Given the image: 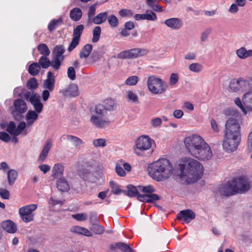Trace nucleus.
Wrapping results in <instances>:
<instances>
[{"label": "nucleus", "instance_id": "nucleus-1", "mask_svg": "<svg viewBox=\"0 0 252 252\" xmlns=\"http://www.w3.org/2000/svg\"><path fill=\"white\" fill-rule=\"evenodd\" d=\"M184 144L190 154L199 160H208L212 157L209 145L199 135H192L186 137Z\"/></svg>", "mask_w": 252, "mask_h": 252}, {"label": "nucleus", "instance_id": "nucleus-2", "mask_svg": "<svg viewBox=\"0 0 252 252\" xmlns=\"http://www.w3.org/2000/svg\"><path fill=\"white\" fill-rule=\"evenodd\" d=\"M179 176L188 184L196 182L201 178L204 168L198 161L190 158L183 159L178 165Z\"/></svg>", "mask_w": 252, "mask_h": 252}, {"label": "nucleus", "instance_id": "nucleus-3", "mask_svg": "<svg viewBox=\"0 0 252 252\" xmlns=\"http://www.w3.org/2000/svg\"><path fill=\"white\" fill-rule=\"evenodd\" d=\"M174 168L166 158H161L150 164L148 167L149 176L154 180L161 182L168 179L173 174Z\"/></svg>", "mask_w": 252, "mask_h": 252}, {"label": "nucleus", "instance_id": "nucleus-4", "mask_svg": "<svg viewBox=\"0 0 252 252\" xmlns=\"http://www.w3.org/2000/svg\"><path fill=\"white\" fill-rule=\"evenodd\" d=\"M147 84L149 91L154 94H164L167 90L166 83L154 75L148 77Z\"/></svg>", "mask_w": 252, "mask_h": 252}, {"label": "nucleus", "instance_id": "nucleus-5", "mask_svg": "<svg viewBox=\"0 0 252 252\" xmlns=\"http://www.w3.org/2000/svg\"><path fill=\"white\" fill-rule=\"evenodd\" d=\"M154 140L148 135H141L135 141L133 147L134 153L138 156H143L145 152L149 150Z\"/></svg>", "mask_w": 252, "mask_h": 252}, {"label": "nucleus", "instance_id": "nucleus-6", "mask_svg": "<svg viewBox=\"0 0 252 252\" xmlns=\"http://www.w3.org/2000/svg\"><path fill=\"white\" fill-rule=\"evenodd\" d=\"M230 90L233 92H239L252 89V78H242L232 79L229 85Z\"/></svg>", "mask_w": 252, "mask_h": 252}, {"label": "nucleus", "instance_id": "nucleus-7", "mask_svg": "<svg viewBox=\"0 0 252 252\" xmlns=\"http://www.w3.org/2000/svg\"><path fill=\"white\" fill-rule=\"evenodd\" d=\"M241 141V136L225 134L223 140V149L227 153H232L236 150Z\"/></svg>", "mask_w": 252, "mask_h": 252}, {"label": "nucleus", "instance_id": "nucleus-8", "mask_svg": "<svg viewBox=\"0 0 252 252\" xmlns=\"http://www.w3.org/2000/svg\"><path fill=\"white\" fill-rule=\"evenodd\" d=\"M64 52L65 48L63 45H57L54 47L52 53V65L54 70L58 71L60 69L64 59Z\"/></svg>", "mask_w": 252, "mask_h": 252}, {"label": "nucleus", "instance_id": "nucleus-9", "mask_svg": "<svg viewBox=\"0 0 252 252\" xmlns=\"http://www.w3.org/2000/svg\"><path fill=\"white\" fill-rule=\"evenodd\" d=\"M37 208V205L35 204H31L21 207L19 209V214L23 221L26 223L32 221L34 216L33 212Z\"/></svg>", "mask_w": 252, "mask_h": 252}, {"label": "nucleus", "instance_id": "nucleus-10", "mask_svg": "<svg viewBox=\"0 0 252 252\" xmlns=\"http://www.w3.org/2000/svg\"><path fill=\"white\" fill-rule=\"evenodd\" d=\"M148 51L145 49L133 48L122 51L117 55V57L122 59H135L147 54Z\"/></svg>", "mask_w": 252, "mask_h": 252}, {"label": "nucleus", "instance_id": "nucleus-11", "mask_svg": "<svg viewBox=\"0 0 252 252\" xmlns=\"http://www.w3.org/2000/svg\"><path fill=\"white\" fill-rule=\"evenodd\" d=\"M232 182L236 193H245L248 191L250 188L249 180L245 176L235 178L232 180Z\"/></svg>", "mask_w": 252, "mask_h": 252}, {"label": "nucleus", "instance_id": "nucleus-12", "mask_svg": "<svg viewBox=\"0 0 252 252\" xmlns=\"http://www.w3.org/2000/svg\"><path fill=\"white\" fill-rule=\"evenodd\" d=\"M225 134L241 136L240 126L236 119L229 118L225 123Z\"/></svg>", "mask_w": 252, "mask_h": 252}, {"label": "nucleus", "instance_id": "nucleus-13", "mask_svg": "<svg viewBox=\"0 0 252 252\" xmlns=\"http://www.w3.org/2000/svg\"><path fill=\"white\" fill-rule=\"evenodd\" d=\"M84 29V27L83 25H78L74 29L72 34L73 37L67 49L69 52L72 51L79 44Z\"/></svg>", "mask_w": 252, "mask_h": 252}, {"label": "nucleus", "instance_id": "nucleus-14", "mask_svg": "<svg viewBox=\"0 0 252 252\" xmlns=\"http://www.w3.org/2000/svg\"><path fill=\"white\" fill-rule=\"evenodd\" d=\"M91 122L98 128H103L108 126L110 121L106 116L93 115L90 120Z\"/></svg>", "mask_w": 252, "mask_h": 252}, {"label": "nucleus", "instance_id": "nucleus-15", "mask_svg": "<svg viewBox=\"0 0 252 252\" xmlns=\"http://www.w3.org/2000/svg\"><path fill=\"white\" fill-rule=\"evenodd\" d=\"M195 217V214L189 209L184 210L177 214V219L183 220L184 223H189Z\"/></svg>", "mask_w": 252, "mask_h": 252}, {"label": "nucleus", "instance_id": "nucleus-16", "mask_svg": "<svg viewBox=\"0 0 252 252\" xmlns=\"http://www.w3.org/2000/svg\"><path fill=\"white\" fill-rule=\"evenodd\" d=\"M163 23L169 28L173 30H178L183 26L181 19L178 18H170L165 20Z\"/></svg>", "mask_w": 252, "mask_h": 252}, {"label": "nucleus", "instance_id": "nucleus-17", "mask_svg": "<svg viewBox=\"0 0 252 252\" xmlns=\"http://www.w3.org/2000/svg\"><path fill=\"white\" fill-rule=\"evenodd\" d=\"M219 192L221 195L230 196L236 193L233 182H228L226 184L222 185L219 189Z\"/></svg>", "mask_w": 252, "mask_h": 252}, {"label": "nucleus", "instance_id": "nucleus-18", "mask_svg": "<svg viewBox=\"0 0 252 252\" xmlns=\"http://www.w3.org/2000/svg\"><path fill=\"white\" fill-rule=\"evenodd\" d=\"M61 92L65 96L76 97L79 94L78 87L74 84L69 85L66 88L63 90Z\"/></svg>", "mask_w": 252, "mask_h": 252}, {"label": "nucleus", "instance_id": "nucleus-19", "mask_svg": "<svg viewBox=\"0 0 252 252\" xmlns=\"http://www.w3.org/2000/svg\"><path fill=\"white\" fill-rule=\"evenodd\" d=\"M33 106L34 110L37 112H41L43 109V105L40 100V95L39 94H34L30 101Z\"/></svg>", "mask_w": 252, "mask_h": 252}, {"label": "nucleus", "instance_id": "nucleus-20", "mask_svg": "<svg viewBox=\"0 0 252 252\" xmlns=\"http://www.w3.org/2000/svg\"><path fill=\"white\" fill-rule=\"evenodd\" d=\"M13 105L15 110L19 113H24L28 109L27 104L25 101L21 99L14 100Z\"/></svg>", "mask_w": 252, "mask_h": 252}, {"label": "nucleus", "instance_id": "nucleus-21", "mask_svg": "<svg viewBox=\"0 0 252 252\" xmlns=\"http://www.w3.org/2000/svg\"><path fill=\"white\" fill-rule=\"evenodd\" d=\"M1 227L3 230L9 233H14L17 230V226L13 221L6 220L1 223Z\"/></svg>", "mask_w": 252, "mask_h": 252}, {"label": "nucleus", "instance_id": "nucleus-22", "mask_svg": "<svg viewBox=\"0 0 252 252\" xmlns=\"http://www.w3.org/2000/svg\"><path fill=\"white\" fill-rule=\"evenodd\" d=\"M41 112H37L35 110H29L26 115V120L28 126H32L38 119V115Z\"/></svg>", "mask_w": 252, "mask_h": 252}, {"label": "nucleus", "instance_id": "nucleus-23", "mask_svg": "<svg viewBox=\"0 0 252 252\" xmlns=\"http://www.w3.org/2000/svg\"><path fill=\"white\" fill-rule=\"evenodd\" d=\"M52 147V143L50 141H47L44 144L41 153L39 156L38 161L39 162H43L48 156L49 151Z\"/></svg>", "mask_w": 252, "mask_h": 252}, {"label": "nucleus", "instance_id": "nucleus-24", "mask_svg": "<svg viewBox=\"0 0 252 252\" xmlns=\"http://www.w3.org/2000/svg\"><path fill=\"white\" fill-rule=\"evenodd\" d=\"M236 54L242 60L251 58L252 57V49L247 50L245 47H241L236 50Z\"/></svg>", "mask_w": 252, "mask_h": 252}, {"label": "nucleus", "instance_id": "nucleus-25", "mask_svg": "<svg viewBox=\"0 0 252 252\" xmlns=\"http://www.w3.org/2000/svg\"><path fill=\"white\" fill-rule=\"evenodd\" d=\"M242 102L247 111H252V92L246 93L242 98Z\"/></svg>", "mask_w": 252, "mask_h": 252}, {"label": "nucleus", "instance_id": "nucleus-26", "mask_svg": "<svg viewBox=\"0 0 252 252\" xmlns=\"http://www.w3.org/2000/svg\"><path fill=\"white\" fill-rule=\"evenodd\" d=\"M64 167L60 163H56L52 169V175L54 178H58L63 175Z\"/></svg>", "mask_w": 252, "mask_h": 252}, {"label": "nucleus", "instance_id": "nucleus-27", "mask_svg": "<svg viewBox=\"0 0 252 252\" xmlns=\"http://www.w3.org/2000/svg\"><path fill=\"white\" fill-rule=\"evenodd\" d=\"M57 187L59 190L62 192L67 191L69 189V185L63 178H61L57 181Z\"/></svg>", "mask_w": 252, "mask_h": 252}, {"label": "nucleus", "instance_id": "nucleus-28", "mask_svg": "<svg viewBox=\"0 0 252 252\" xmlns=\"http://www.w3.org/2000/svg\"><path fill=\"white\" fill-rule=\"evenodd\" d=\"M82 16V10L77 7L71 9L69 14L70 18L74 21H79L81 18Z\"/></svg>", "mask_w": 252, "mask_h": 252}, {"label": "nucleus", "instance_id": "nucleus-29", "mask_svg": "<svg viewBox=\"0 0 252 252\" xmlns=\"http://www.w3.org/2000/svg\"><path fill=\"white\" fill-rule=\"evenodd\" d=\"M38 63L40 66V67L44 69H47L50 66L53 68L52 60L51 61L48 58V56H42L40 58Z\"/></svg>", "mask_w": 252, "mask_h": 252}, {"label": "nucleus", "instance_id": "nucleus-30", "mask_svg": "<svg viewBox=\"0 0 252 252\" xmlns=\"http://www.w3.org/2000/svg\"><path fill=\"white\" fill-rule=\"evenodd\" d=\"M126 98L128 102L135 104H139V98L137 94L132 91H128L126 92Z\"/></svg>", "mask_w": 252, "mask_h": 252}, {"label": "nucleus", "instance_id": "nucleus-31", "mask_svg": "<svg viewBox=\"0 0 252 252\" xmlns=\"http://www.w3.org/2000/svg\"><path fill=\"white\" fill-rule=\"evenodd\" d=\"M107 15V12L100 13L92 19V22L95 24H101L106 20Z\"/></svg>", "mask_w": 252, "mask_h": 252}, {"label": "nucleus", "instance_id": "nucleus-32", "mask_svg": "<svg viewBox=\"0 0 252 252\" xmlns=\"http://www.w3.org/2000/svg\"><path fill=\"white\" fill-rule=\"evenodd\" d=\"M93 49V46L91 44H87L85 45L81 49L79 56L80 58H87L89 57L91 52Z\"/></svg>", "mask_w": 252, "mask_h": 252}, {"label": "nucleus", "instance_id": "nucleus-33", "mask_svg": "<svg viewBox=\"0 0 252 252\" xmlns=\"http://www.w3.org/2000/svg\"><path fill=\"white\" fill-rule=\"evenodd\" d=\"M63 24V18L60 17L58 19H53L48 25V29L50 32L54 31L57 27Z\"/></svg>", "mask_w": 252, "mask_h": 252}, {"label": "nucleus", "instance_id": "nucleus-34", "mask_svg": "<svg viewBox=\"0 0 252 252\" xmlns=\"http://www.w3.org/2000/svg\"><path fill=\"white\" fill-rule=\"evenodd\" d=\"M40 69V66L37 63H33L30 65L28 71L31 75L35 76L39 73Z\"/></svg>", "mask_w": 252, "mask_h": 252}, {"label": "nucleus", "instance_id": "nucleus-35", "mask_svg": "<svg viewBox=\"0 0 252 252\" xmlns=\"http://www.w3.org/2000/svg\"><path fill=\"white\" fill-rule=\"evenodd\" d=\"M137 188L138 187H136L131 185H129L127 187V190H126V192L124 193L131 197L137 196L139 193Z\"/></svg>", "mask_w": 252, "mask_h": 252}, {"label": "nucleus", "instance_id": "nucleus-36", "mask_svg": "<svg viewBox=\"0 0 252 252\" xmlns=\"http://www.w3.org/2000/svg\"><path fill=\"white\" fill-rule=\"evenodd\" d=\"M17 176L18 173L16 170L14 169L9 170L7 173V178L9 185L12 186L14 184Z\"/></svg>", "mask_w": 252, "mask_h": 252}, {"label": "nucleus", "instance_id": "nucleus-37", "mask_svg": "<svg viewBox=\"0 0 252 252\" xmlns=\"http://www.w3.org/2000/svg\"><path fill=\"white\" fill-rule=\"evenodd\" d=\"M90 229L95 234L97 235H101L104 232V227L100 225L98 222L92 225Z\"/></svg>", "mask_w": 252, "mask_h": 252}, {"label": "nucleus", "instance_id": "nucleus-38", "mask_svg": "<svg viewBox=\"0 0 252 252\" xmlns=\"http://www.w3.org/2000/svg\"><path fill=\"white\" fill-rule=\"evenodd\" d=\"M37 50L42 56H48L50 54V50L47 45L45 43L39 44L37 46Z\"/></svg>", "mask_w": 252, "mask_h": 252}, {"label": "nucleus", "instance_id": "nucleus-39", "mask_svg": "<svg viewBox=\"0 0 252 252\" xmlns=\"http://www.w3.org/2000/svg\"><path fill=\"white\" fill-rule=\"evenodd\" d=\"M66 139L76 147L80 146L83 143V141L80 138L71 135H67Z\"/></svg>", "mask_w": 252, "mask_h": 252}, {"label": "nucleus", "instance_id": "nucleus-40", "mask_svg": "<svg viewBox=\"0 0 252 252\" xmlns=\"http://www.w3.org/2000/svg\"><path fill=\"white\" fill-rule=\"evenodd\" d=\"M109 185H110V187L112 189V192L115 194H119L121 193V192H123V193L126 192V190H124L121 189L120 188L119 186L117 184H116L114 182H113V181H111L109 182Z\"/></svg>", "mask_w": 252, "mask_h": 252}, {"label": "nucleus", "instance_id": "nucleus-41", "mask_svg": "<svg viewBox=\"0 0 252 252\" xmlns=\"http://www.w3.org/2000/svg\"><path fill=\"white\" fill-rule=\"evenodd\" d=\"M95 114L94 115H98L101 116H106L107 111L105 107L102 104H98L95 106Z\"/></svg>", "mask_w": 252, "mask_h": 252}, {"label": "nucleus", "instance_id": "nucleus-42", "mask_svg": "<svg viewBox=\"0 0 252 252\" xmlns=\"http://www.w3.org/2000/svg\"><path fill=\"white\" fill-rule=\"evenodd\" d=\"M6 130L10 134L13 135L14 136L18 135V132L16 130V126L15 124L13 122H10L8 125Z\"/></svg>", "mask_w": 252, "mask_h": 252}, {"label": "nucleus", "instance_id": "nucleus-43", "mask_svg": "<svg viewBox=\"0 0 252 252\" xmlns=\"http://www.w3.org/2000/svg\"><path fill=\"white\" fill-rule=\"evenodd\" d=\"M101 33V28L99 26L95 27L93 30V36L92 38V42L94 43L97 42L99 38Z\"/></svg>", "mask_w": 252, "mask_h": 252}, {"label": "nucleus", "instance_id": "nucleus-44", "mask_svg": "<svg viewBox=\"0 0 252 252\" xmlns=\"http://www.w3.org/2000/svg\"><path fill=\"white\" fill-rule=\"evenodd\" d=\"M55 79H46L43 83V88L52 91L54 89Z\"/></svg>", "mask_w": 252, "mask_h": 252}, {"label": "nucleus", "instance_id": "nucleus-45", "mask_svg": "<svg viewBox=\"0 0 252 252\" xmlns=\"http://www.w3.org/2000/svg\"><path fill=\"white\" fill-rule=\"evenodd\" d=\"M27 88L31 90H34L38 87L37 80L35 78H32L27 83Z\"/></svg>", "mask_w": 252, "mask_h": 252}, {"label": "nucleus", "instance_id": "nucleus-46", "mask_svg": "<svg viewBox=\"0 0 252 252\" xmlns=\"http://www.w3.org/2000/svg\"><path fill=\"white\" fill-rule=\"evenodd\" d=\"M116 246H117L118 249L123 252H134L130 247L125 243L122 242L116 243Z\"/></svg>", "mask_w": 252, "mask_h": 252}, {"label": "nucleus", "instance_id": "nucleus-47", "mask_svg": "<svg viewBox=\"0 0 252 252\" xmlns=\"http://www.w3.org/2000/svg\"><path fill=\"white\" fill-rule=\"evenodd\" d=\"M104 107L107 110H113L115 107V102L111 99H107L104 101Z\"/></svg>", "mask_w": 252, "mask_h": 252}, {"label": "nucleus", "instance_id": "nucleus-48", "mask_svg": "<svg viewBox=\"0 0 252 252\" xmlns=\"http://www.w3.org/2000/svg\"><path fill=\"white\" fill-rule=\"evenodd\" d=\"M93 145L95 148L104 147L106 145V141L104 139L98 138L93 141Z\"/></svg>", "mask_w": 252, "mask_h": 252}, {"label": "nucleus", "instance_id": "nucleus-49", "mask_svg": "<svg viewBox=\"0 0 252 252\" xmlns=\"http://www.w3.org/2000/svg\"><path fill=\"white\" fill-rule=\"evenodd\" d=\"M108 22L111 28H115L118 25V21L117 17L114 15L108 17Z\"/></svg>", "mask_w": 252, "mask_h": 252}, {"label": "nucleus", "instance_id": "nucleus-50", "mask_svg": "<svg viewBox=\"0 0 252 252\" xmlns=\"http://www.w3.org/2000/svg\"><path fill=\"white\" fill-rule=\"evenodd\" d=\"M189 68L191 71L198 73L201 71L202 67L198 63H192L189 65Z\"/></svg>", "mask_w": 252, "mask_h": 252}, {"label": "nucleus", "instance_id": "nucleus-51", "mask_svg": "<svg viewBox=\"0 0 252 252\" xmlns=\"http://www.w3.org/2000/svg\"><path fill=\"white\" fill-rule=\"evenodd\" d=\"M72 218L79 221H85L87 218V215L85 213H78L72 215Z\"/></svg>", "mask_w": 252, "mask_h": 252}, {"label": "nucleus", "instance_id": "nucleus-52", "mask_svg": "<svg viewBox=\"0 0 252 252\" xmlns=\"http://www.w3.org/2000/svg\"><path fill=\"white\" fill-rule=\"evenodd\" d=\"M147 20L155 21L157 19L156 13L152 10H148L146 13Z\"/></svg>", "mask_w": 252, "mask_h": 252}, {"label": "nucleus", "instance_id": "nucleus-53", "mask_svg": "<svg viewBox=\"0 0 252 252\" xmlns=\"http://www.w3.org/2000/svg\"><path fill=\"white\" fill-rule=\"evenodd\" d=\"M95 13V5H92L89 7V10L88 13V21L92 22V19Z\"/></svg>", "mask_w": 252, "mask_h": 252}, {"label": "nucleus", "instance_id": "nucleus-54", "mask_svg": "<svg viewBox=\"0 0 252 252\" xmlns=\"http://www.w3.org/2000/svg\"><path fill=\"white\" fill-rule=\"evenodd\" d=\"M138 188L142 190V191L146 194H149L155 191V189L151 185L146 187L138 186Z\"/></svg>", "mask_w": 252, "mask_h": 252}, {"label": "nucleus", "instance_id": "nucleus-55", "mask_svg": "<svg viewBox=\"0 0 252 252\" xmlns=\"http://www.w3.org/2000/svg\"><path fill=\"white\" fill-rule=\"evenodd\" d=\"M115 171L118 175L124 177L126 175V173L123 168H122V166L121 164L120 163H117L116 165Z\"/></svg>", "mask_w": 252, "mask_h": 252}, {"label": "nucleus", "instance_id": "nucleus-56", "mask_svg": "<svg viewBox=\"0 0 252 252\" xmlns=\"http://www.w3.org/2000/svg\"><path fill=\"white\" fill-rule=\"evenodd\" d=\"M138 80L137 76H132L128 77L126 81V84L128 85L133 86L136 84Z\"/></svg>", "mask_w": 252, "mask_h": 252}, {"label": "nucleus", "instance_id": "nucleus-57", "mask_svg": "<svg viewBox=\"0 0 252 252\" xmlns=\"http://www.w3.org/2000/svg\"><path fill=\"white\" fill-rule=\"evenodd\" d=\"M67 74L71 80H74L76 79V72L73 67L70 66L68 68Z\"/></svg>", "mask_w": 252, "mask_h": 252}, {"label": "nucleus", "instance_id": "nucleus-58", "mask_svg": "<svg viewBox=\"0 0 252 252\" xmlns=\"http://www.w3.org/2000/svg\"><path fill=\"white\" fill-rule=\"evenodd\" d=\"M89 221L92 225L95 223L98 222V221L97 219V215L94 212H89Z\"/></svg>", "mask_w": 252, "mask_h": 252}, {"label": "nucleus", "instance_id": "nucleus-59", "mask_svg": "<svg viewBox=\"0 0 252 252\" xmlns=\"http://www.w3.org/2000/svg\"><path fill=\"white\" fill-rule=\"evenodd\" d=\"M179 80V77L176 73H172L170 77L169 84L171 86H173L176 84Z\"/></svg>", "mask_w": 252, "mask_h": 252}, {"label": "nucleus", "instance_id": "nucleus-60", "mask_svg": "<svg viewBox=\"0 0 252 252\" xmlns=\"http://www.w3.org/2000/svg\"><path fill=\"white\" fill-rule=\"evenodd\" d=\"M211 32V29H207L205 30L201 35L200 40L201 42H205L207 40L209 34Z\"/></svg>", "mask_w": 252, "mask_h": 252}, {"label": "nucleus", "instance_id": "nucleus-61", "mask_svg": "<svg viewBox=\"0 0 252 252\" xmlns=\"http://www.w3.org/2000/svg\"><path fill=\"white\" fill-rule=\"evenodd\" d=\"M158 196L156 194L152 193L147 194V202H152L159 200Z\"/></svg>", "mask_w": 252, "mask_h": 252}, {"label": "nucleus", "instance_id": "nucleus-62", "mask_svg": "<svg viewBox=\"0 0 252 252\" xmlns=\"http://www.w3.org/2000/svg\"><path fill=\"white\" fill-rule=\"evenodd\" d=\"M0 139L4 142H8L10 140V137L6 132L1 131L0 132Z\"/></svg>", "mask_w": 252, "mask_h": 252}, {"label": "nucleus", "instance_id": "nucleus-63", "mask_svg": "<svg viewBox=\"0 0 252 252\" xmlns=\"http://www.w3.org/2000/svg\"><path fill=\"white\" fill-rule=\"evenodd\" d=\"M0 195L3 199H8L10 193L8 190L4 189H0Z\"/></svg>", "mask_w": 252, "mask_h": 252}, {"label": "nucleus", "instance_id": "nucleus-64", "mask_svg": "<svg viewBox=\"0 0 252 252\" xmlns=\"http://www.w3.org/2000/svg\"><path fill=\"white\" fill-rule=\"evenodd\" d=\"M151 123L153 127H156L161 125L162 120L159 118H155L151 120Z\"/></svg>", "mask_w": 252, "mask_h": 252}]
</instances>
